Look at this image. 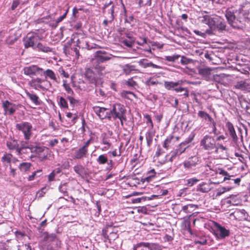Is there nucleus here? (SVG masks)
<instances>
[{
	"label": "nucleus",
	"mask_w": 250,
	"mask_h": 250,
	"mask_svg": "<svg viewBox=\"0 0 250 250\" xmlns=\"http://www.w3.org/2000/svg\"><path fill=\"white\" fill-rule=\"evenodd\" d=\"M200 146L208 154L215 153L218 154L220 158L228 156V148L222 144H217L214 137L210 135H205L201 139Z\"/></svg>",
	"instance_id": "obj_1"
},
{
	"label": "nucleus",
	"mask_w": 250,
	"mask_h": 250,
	"mask_svg": "<svg viewBox=\"0 0 250 250\" xmlns=\"http://www.w3.org/2000/svg\"><path fill=\"white\" fill-rule=\"evenodd\" d=\"M225 16L229 23L234 28L239 29L243 27L246 21L236 10L227 9Z\"/></svg>",
	"instance_id": "obj_2"
},
{
	"label": "nucleus",
	"mask_w": 250,
	"mask_h": 250,
	"mask_svg": "<svg viewBox=\"0 0 250 250\" xmlns=\"http://www.w3.org/2000/svg\"><path fill=\"white\" fill-rule=\"evenodd\" d=\"M111 118L115 120L118 119L122 127L124 126V123L127 121L126 116V109L125 106L120 103H116L113 104L112 109L110 110Z\"/></svg>",
	"instance_id": "obj_3"
},
{
	"label": "nucleus",
	"mask_w": 250,
	"mask_h": 250,
	"mask_svg": "<svg viewBox=\"0 0 250 250\" xmlns=\"http://www.w3.org/2000/svg\"><path fill=\"white\" fill-rule=\"evenodd\" d=\"M29 149L32 153H35L41 161H44L48 159L49 154V149L44 146L40 145H31Z\"/></svg>",
	"instance_id": "obj_4"
},
{
	"label": "nucleus",
	"mask_w": 250,
	"mask_h": 250,
	"mask_svg": "<svg viewBox=\"0 0 250 250\" xmlns=\"http://www.w3.org/2000/svg\"><path fill=\"white\" fill-rule=\"evenodd\" d=\"M102 235L104 238V242H106L108 241L109 243H111L118 237L117 231L112 227V225H106L103 229Z\"/></svg>",
	"instance_id": "obj_5"
},
{
	"label": "nucleus",
	"mask_w": 250,
	"mask_h": 250,
	"mask_svg": "<svg viewBox=\"0 0 250 250\" xmlns=\"http://www.w3.org/2000/svg\"><path fill=\"white\" fill-rule=\"evenodd\" d=\"M200 163V160L198 156L194 155L189 157L187 160H185L182 165L184 169L188 171L195 170L197 167Z\"/></svg>",
	"instance_id": "obj_6"
},
{
	"label": "nucleus",
	"mask_w": 250,
	"mask_h": 250,
	"mask_svg": "<svg viewBox=\"0 0 250 250\" xmlns=\"http://www.w3.org/2000/svg\"><path fill=\"white\" fill-rule=\"evenodd\" d=\"M16 128L18 131H21L24 135V138L26 140H29L32 135V125L27 122H23L16 124Z\"/></svg>",
	"instance_id": "obj_7"
},
{
	"label": "nucleus",
	"mask_w": 250,
	"mask_h": 250,
	"mask_svg": "<svg viewBox=\"0 0 250 250\" xmlns=\"http://www.w3.org/2000/svg\"><path fill=\"white\" fill-rule=\"evenodd\" d=\"M38 40L39 36L37 33L34 32L28 33L26 37L23 39L24 47L25 48L32 47L33 49H35L36 44Z\"/></svg>",
	"instance_id": "obj_8"
},
{
	"label": "nucleus",
	"mask_w": 250,
	"mask_h": 250,
	"mask_svg": "<svg viewBox=\"0 0 250 250\" xmlns=\"http://www.w3.org/2000/svg\"><path fill=\"white\" fill-rule=\"evenodd\" d=\"M212 226L215 229L214 230V234L218 239H223L230 234L229 230L226 229L224 227L221 226L215 221L212 222Z\"/></svg>",
	"instance_id": "obj_9"
},
{
	"label": "nucleus",
	"mask_w": 250,
	"mask_h": 250,
	"mask_svg": "<svg viewBox=\"0 0 250 250\" xmlns=\"http://www.w3.org/2000/svg\"><path fill=\"white\" fill-rule=\"evenodd\" d=\"M112 55L104 51L99 50L95 52L94 57L90 60V62L102 63L111 59Z\"/></svg>",
	"instance_id": "obj_10"
},
{
	"label": "nucleus",
	"mask_w": 250,
	"mask_h": 250,
	"mask_svg": "<svg viewBox=\"0 0 250 250\" xmlns=\"http://www.w3.org/2000/svg\"><path fill=\"white\" fill-rule=\"evenodd\" d=\"M213 171L216 174V177H219L220 175L224 176L221 182L225 181L228 180H231L230 177H233V175H230L227 171L224 170L222 168H215V169L213 170ZM231 180L234 181V184L239 186L240 185L241 179L240 178H238L235 179H231Z\"/></svg>",
	"instance_id": "obj_11"
},
{
	"label": "nucleus",
	"mask_w": 250,
	"mask_h": 250,
	"mask_svg": "<svg viewBox=\"0 0 250 250\" xmlns=\"http://www.w3.org/2000/svg\"><path fill=\"white\" fill-rule=\"evenodd\" d=\"M6 146L8 149L11 151H16L17 154L19 156H21L23 150L25 149L26 148L23 146H20L18 141L16 140L10 139L7 141Z\"/></svg>",
	"instance_id": "obj_12"
},
{
	"label": "nucleus",
	"mask_w": 250,
	"mask_h": 250,
	"mask_svg": "<svg viewBox=\"0 0 250 250\" xmlns=\"http://www.w3.org/2000/svg\"><path fill=\"white\" fill-rule=\"evenodd\" d=\"M238 14L249 21H250V2H245L240 5L238 10H235Z\"/></svg>",
	"instance_id": "obj_13"
},
{
	"label": "nucleus",
	"mask_w": 250,
	"mask_h": 250,
	"mask_svg": "<svg viewBox=\"0 0 250 250\" xmlns=\"http://www.w3.org/2000/svg\"><path fill=\"white\" fill-rule=\"evenodd\" d=\"M119 42L124 46L131 48L134 44L135 39L129 33H126L124 35L121 33V36L119 38Z\"/></svg>",
	"instance_id": "obj_14"
},
{
	"label": "nucleus",
	"mask_w": 250,
	"mask_h": 250,
	"mask_svg": "<svg viewBox=\"0 0 250 250\" xmlns=\"http://www.w3.org/2000/svg\"><path fill=\"white\" fill-rule=\"evenodd\" d=\"M93 108L94 112L101 120L105 119H108L109 120H111L110 111H108V108L99 106H95Z\"/></svg>",
	"instance_id": "obj_15"
},
{
	"label": "nucleus",
	"mask_w": 250,
	"mask_h": 250,
	"mask_svg": "<svg viewBox=\"0 0 250 250\" xmlns=\"http://www.w3.org/2000/svg\"><path fill=\"white\" fill-rule=\"evenodd\" d=\"M97 163L100 165H104L107 164V170H111L114 166V163L113 160H108V158L106 154H101L99 156L97 159Z\"/></svg>",
	"instance_id": "obj_16"
},
{
	"label": "nucleus",
	"mask_w": 250,
	"mask_h": 250,
	"mask_svg": "<svg viewBox=\"0 0 250 250\" xmlns=\"http://www.w3.org/2000/svg\"><path fill=\"white\" fill-rule=\"evenodd\" d=\"M111 139V135H109L105 133L102 134L100 143L104 145V146L102 148V151H106L112 146Z\"/></svg>",
	"instance_id": "obj_17"
},
{
	"label": "nucleus",
	"mask_w": 250,
	"mask_h": 250,
	"mask_svg": "<svg viewBox=\"0 0 250 250\" xmlns=\"http://www.w3.org/2000/svg\"><path fill=\"white\" fill-rule=\"evenodd\" d=\"M16 105L8 100H6L2 102V107L4 111V115L9 114L13 115L16 110Z\"/></svg>",
	"instance_id": "obj_18"
},
{
	"label": "nucleus",
	"mask_w": 250,
	"mask_h": 250,
	"mask_svg": "<svg viewBox=\"0 0 250 250\" xmlns=\"http://www.w3.org/2000/svg\"><path fill=\"white\" fill-rule=\"evenodd\" d=\"M42 71V68L36 65L26 66L23 68L24 74L28 76L36 75L37 73H40V71Z\"/></svg>",
	"instance_id": "obj_19"
},
{
	"label": "nucleus",
	"mask_w": 250,
	"mask_h": 250,
	"mask_svg": "<svg viewBox=\"0 0 250 250\" xmlns=\"http://www.w3.org/2000/svg\"><path fill=\"white\" fill-rule=\"evenodd\" d=\"M185 151V148L182 147L179 145L176 149L172 150L169 153L170 157L168 159V161L172 162L177 158Z\"/></svg>",
	"instance_id": "obj_20"
},
{
	"label": "nucleus",
	"mask_w": 250,
	"mask_h": 250,
	"mask_svg": "<svg viewBox=\"0 0 250 250\" xmlns=\"http://www.w3.org/2000/svg\"><path fill=\"white\" fill-rule=\"evenodd\" d=\"M226 127L229 136L232 138L234 143L237 145L238 142V138L236 134L235 130L232 123L230 122H227L226 124Z\"/></svg>",
	"instance_id": "obj_21"
},
{
	"label": "nucleus",
	"mask_w": 250,
	"mask_h": 250,
	"mask_svg": "<svg viewBox=\"0 0 250 250\" xmlns=\"http://www.w3.org/2000/svg\"><path fill=\"white\" fill-rule=\"evenodd\" d=\"M92 67L85 69L84 75L85 78L91 83H95L97 82V75Z\"/></svg>",
	"instance_id": "obj_22"
},
{
	"label": "nucleus",
	"mask_w": 250,
	"mask_h": 250,
	"mask_svg": "<svg viewBox=\"0 0 250 250\" xmlns=\"http://www.w3.org/2000/svg\"><path fill=\"white\" fill-rule=\"evenodd\" d=\"M91 67L94 69L99 75H104L107 73V71L104 65L101 63H96L95 62H90Z\"/></svg>",
	"instance_id": "obj_23"
},
{
	"label": "nucleus",
	"mask_w": 250,
	"mask_h": 250,
	"mask_svg": "<svg viewBox=\"0 0 250 250\" xmlns=\"http://www.w3.org/2000/svg\"><path fill=\"white\" fill-rule=\"evenodd\" d=\"M25 93L26 96L35 105L38 106L41 104V100L40 99L39 96L34 93L33 91L30 92L27 90H25Z\"/></svg>",
	"instance_id": "obj_24"
},
{
	"label": "nucleus",
	"mask_w": 250,
	"mask_h": 250,
	"mask_svg": "<svg viewBox=\"0 0 250 250\" xmlns=\"http://www.w3.org/2000/svg\"><path fill=\"white\" fill-rule=\"evenodd\" d=\"M88 151L87 150L82 146L78 149L75 150L73 156V158L74 159H82L86 157Z\"/></svg>",
	"instance_id": "obj_25"
},
{
	"label": "nucleus",
	"mask_w": 250,
	"mask_h": 250,
	"mask_svg": "<svg viewBox=\"0 0 250 250\" xmlns=\"http://www.w3.org/2000/svg\"><path fill=\"white\" fill-rule=\"evenodd\" d=\"M215 24L214 26L212 29H216L219 31H223L225 30L226 23L224 21L220 18V17H217L215 18Z\"/></svg>",
	"instance_id": "obj_26"
},
{
	"label": "nucleus",
	"mask_w": 250,
	"mask_h": 250,
	"mask_svg": "<svg viewBox=\"0 0 250 250\" xmlns=\"http://www.w3.org/2000/svg\"><path fill=\"white\" fill-rule=\"evenodd\" d=\"M88 43L89 42L87 40L86 38L82 37L77 39L76 41V46L82 49L89 50L92 47L90 46Z\"/></svg>",
	"instance_id": "obj_27"
},
{
	"label": "nucleus",
	"mask_w": 250,
	"mask_h": 250,
	"mask_svg": "<svg viewBox=\"0 0 250 250\" xmlns=\"http://www.w3.org/2000/svg\"><path fill=\"white\" fill-rule=\"evenodd\" d=\"M175 138L173 135H170L167 137L166 139L164 141L163 146L168 149L170 148L173 147L175 146Z\"/></svg>",
	"instance_id": "obj_28"
},
{
	"label": "nucleus",
	"mask_w": 250,
	"mask_h": 250,
	"mask_svg": "<svg viewBox=\"0 0 250 250\" xmlns=\"http://www.w3.org/2000/svg\"><path fill=\"white\" fill-rule=\"evenodd\" d=\"M212 188L211 183L202 182L198 185L197 187V191L202 193H207L209 192Z\"/></svg>",
	"instance_id": "obj_29"
},
{
	"label": "nucleus",
	"mask_w": 250,
	"mask_h": 250,
	"mask_svg": "<svg viewBox=\"0 0 250 250\" xmlns=\"http://www.w3.org/2000/svg\"><path fill=\"white\" fill-rule=\"evenodd\" d=\"M139 63L140 65L145 68L147 67H152L155 69H160L161 68L160 66L154 64L152 62H149L146 59L141 60L139 61Z\"/></svg>",
	"instance_id": "obj_30"
},
{
	"label": "nucleus",
	"mask_w": 250,
	"mask_h": 250,
	"mask_svg": "<svg viewBox=\"0 0 250 250\" xmlns=\"http://www.w3.org/2000/svg\"><path fill=\"white\" fill-rule=\"evenodd\" d=\"M215 18H211L209 15H205L202 17V22L208 25L211 28H213L215 24Z\"/></svg>",
	"instance_id": "obj_31"
},
{
	"label": "nucleus",
	"mask_w": 250,
	"mask_h": 250,
	"mask_svg": "<svg viewBox=\"0 0 250 250\" xmlns=\"http://www.w3.org/2000/svg\"><path fill=\"white\" fill-rule=\"evenodd\" d=\"M133 250H152V249L149 243L141 242L134 246Z\"/></svg>",
	"instance_id": "obj_32"
},
{
	"label": "nucleus",
	"mask_w": 250,
	"mask_h": 250,
	"mask_svg": "<svg viewBox=\"0 0 250 250\" xmlns=\"http://www.w3.org/2000/svg\"><path fill=\"white\" fill-rule=\"evenodd\" d=\"M114 7V6L112 1L109 0L108 2H106L103 8V13H106L107 12L108 14H113Z\"/></svg>",
	"instance_id": "obj_33"
},
{
	"label": "nucleus",
	"mask_w": 250,
	"mask_h": 250,
	"mask_svg": "<svg viewBox=\"0 0 250 250\" xmlns=\"http://www.w3.org/2000/svg\"><path fill=\"white\" fill-rule=\"evenodd\" d=\"M43 74L46 78H48L54 82H58L56 74L52 70L47 69L43 72Z\"/></svg>",
	"instance_id": "obj_34"
},
{
	"label": "nucleus",
	"mask_w": 250,
	"mask_h": 250,
	"mask_svg": "<svg viewBox=\"0 0 250 250\" xmlns=\"http://www.w3.org/2000/svg\"><path fill=\"white\" fill-rule=\"evenodd\" d=\"M73 169L74 171L81 177H83L86 174L84 167L81 165H77L75 166Z\"/></svg>",
	"instance_id": "obj_35"
},
{
	"label": "nucleus",
	"mask_w": 250,
	"mask_h": 250,
	"mask_svg": "<svg viewBox=\"0 0 250 250\" xmlns=\"http://www.w3.org/2000/svg\"><path fill=\"white\" fill-rule=\"evenodd\" d=\"M182 83V81H178L176 82H165L164 83V86L167 90H174L175 87Z\"/></svg>",
	"instance_id": "obj_36"
},
{
	"label": "nucleus",
	"mask_w": 250,
	"mask_h": 250,
	"mask_svg": "<svg viewBox=\"0 0 250 250\" xmlns=\"http://www.w3.org/2000/svg\"><path fill=\"white\" fill-rule=\"evenodd\" d=\"M35 48H37L40 51L45 53L51 52L52 51V48L41 42H39L37 44Z\"/></svg>",
	"instance_id": "obj_37"
},
{
	"label": "nucleus",
	"mask_w": 250,
	"mask_h": 250,
	"mask_svg": "<svg viewBox=\"0 0 250 250\" xmlns=\"http://www.w3.org/2000/svg\"><path fill=\"white\" fill-rule=\"evenodd\" d=\"M211 69L208 67L203 68L199 70V73L205 79H208L211 74Z\"/></svg>",
	"instance_id": "obj_38"
},
{
	"label": "nucleus",
	"mask_w": 250,
	"mask_h": 250,
	"mask_svg": "<svg viewBox=\"0 0 250 250\" xmlns=\"http://www.w3.org/2000/svg\"><path fill=\"white\" fill-rule=\"evenodd\" d=\"M154 136V132L151 131H147L146 134V138L148 146H150L152 143L153 138Z\"/></svg>",
	"instance_id": "obj_39"
},
{
	"label": "nucleus",
	"mask_w": 250,
	"mask_h": 250,
	"mask_svg": "<svg viewBox=\"0 0 250 250\" xmlns=\"http://www.w3.org/2000/svg\"><path fill=\"white\" fill-rule=\"evenodd\" d=\"M31 167V163L27 162H23L20 164V165L19 166V168L21 171L23 172H26L30 170Z\"/></svg>",
	"instance_id": "obj_40"
},
{
	"label": "nucleus",
	"mask_w": 250,
	"mask_h": 250,
	"mask_svg": "<svg viewBox=\"0 0 250 250\" xmlns=\"http://www.w3.org/2000/svg\"><path fill=\"white\" fill-rule=\"evenodd\" d=\"M12 154L10 153H5L1 157V161L3 163H7L10 165L11 162H12Z\"/></svg>",
	"instance_id": "obj_41"
},
{
	"label": "nucleus",
	"mask_w": 250,
	"mask_h": 250,
	"mask_svg": "<svg viewBox=\"0 0 250 250\" xmlns=\"http://www.w3.org/2000/svg\"><path fill=\"white\" fill-rule=\"evenodd\" d=\"M62 85L68 94L70 95H73L74 94L73 90L70 87L69 84L67 83L66 80H63Z\"/></svg>",
	"instance_id": "obj_42"
},
{
	"label": "nucleus",
	"mask_w": 250,
	"mask_h": 250,
	"mask_svg": "<svg viewBox=\"0 0 250 250\" xmlns=\"http://www.w3.org/2000/svg\"><path fill=\"white\" fill-rule=\"evenodd\" d=\"M42 169H39L34 171L31 175L28 177V180L29 181H31L34 180L36 176L40 177L42 174Z\"/></svg>",
	"instance_id": "obj_43"
},
{
	"label": "nucleus",
	"mask_w": 250,
	"mask_h": 250,
	"mask_svg": "<svg viewBox=\"0 0 250 250\" xmlns=\"http://www.w3.org/2000/svg\"><path fill=\"white\" fill-rule=\"evenodd\" d=\"M124 11L125 12V22L129 23L131 26H132V25L135 21V19L134 18V16L133 15L127 16L126 14V10L125 8H124Z\"/></svg>",
	"instance_id": "obj_44"
},
{
	"label": "nucleus",
	"mask_w": 250,
	"mask_h": 250,
	"mask_svg": "<svg viewBox=\"0 0 250 250\" xmlns=\"http://www.w3.org/2000/svg\"><path fill=\"white\" fill-rule=\"evenodd\" d=\"M248 86V84L246 82L241 81L236 83L235 87L236 89H245L247 88Z\"/></svg>",
	"instance_id": "obj_45"
},
{
	"label": "nucleus",
	"mask_w": 250,
	"mask_h": 250,
	"mask_svg": "<svg viewBox=\"0 0 250 250\" xmlns=\"http://www.w3.org/2000/svg\"><path fill=\"white\" fill-rule=\"evenodd\" d=\"M134 65H130L126 64L123 69L124 73L126 75L129 74L132 71H135Z\"/></svg>",
	"instance_id": "obj_46"
},
{
	"label": "nucleus",
	"mask_w": 250,
	"mask_h": 250,
	"mask_svg": "<svg viewBox=\"0 0 250 250\" xmlns=\"http://www.w3.org/2000/svg\"><path fill=\"white\" fill-rule=\"evenodd\" d=\"M199 181V179L194 177L192 178H189L187 180V186L188 187H192L193 185H195L197 182Z\"/></svg>",
	"instance_id": "obj_47"
},
{
	"label": "nucleus",
	"mask_w": 250,
	"mask_h": 250,
	"mask_svg": "<svg viewBox=\"0 0 250 250\" xmlns=\"http://www.w3.org/2000/svg\"><path fill=\"white\" fill-rule=\"evenodd\" d=\"M156 172L154 169H152L147 173V176L145 178V180L147 182H149L151 180L152 178H153L155 176Z\"/></svg>",
	"instance_id": "obj_48"
},
{
	"label": "nucleus",
	"mask_w": 250,
	"mask_h": 250,
	"mask_svg": "<svg viewBox=\"0 0 250 250\" xmlns=\"http://www.w3.org/2000/svg\"><path fill=\"white\" fill-rule=\"evenodd\" d=\"M193 137L194 136H192L191 137H189L188 138H187L185 141L182 142L181 143H180L179 144V145L182 147H185V150L187 149V148L188 147V145L190 143L193 139Z\"/></svg>",
	"instance_id": "obj_49"
},
{
	"label": "nucleus",
	"mask_w": 250,
	"mask_h": 250,
	"mask_svg": "<svg viewBox=\"0 0 250 250\" xmlns=\"http://www.w3.org/2000/svg\"><path fill=\"white\" fill-rule=\"evenodd\" d=\"M59 105L63 108L67 109L68 108V105L66 100L63 97H61L59 100Z\"/></svg>",
	"instance_id": "obj_50"
},
{
	"label": "nucleus",
	"mask_w": 250,
	"mask_h": 250,
	"mask_svg": "<svg viewBox=\"0 0 250 250\" xmlns=\"http://www.w3.org/2000/svg\"><path fill=\"white\" fill-rule=\"evenodd\" d=\"M180 55L175 54L172 56H167L165 57V60L168 62H174L180 57Z\"/></svg>",
	"instance_id": "obj_51"
},
{
	"label": "nucleus",
	"mask_w": 250,
	"mask_h": 250,
	"mask_svg": "<svg viewBox=\"0 0 250 250\" xmlns=\"http://www.w3.org/2000/svg\"><path fill=\"white\" fill-rule=\"evenodd\" d=\"M174 90L176 92H179L184 91L185 93H184L183 95H184L186 97H188L189 96L188 91L187 88L182 87H175V88H174Z\"/></svg>",
	"instance_id": "obj_52"
},
{
	"label": "nucleus",
	"mask_w": 250,
	"mask_h": 250,
	"mask_svg": "<svg viewBox=\"0 0 250 250\" xmlns=\"http://www.w3.org/2000/svg\"><path fill=\"white\" fill-rule=\"evenodd\" d=\"M59 190L60 192L62 193L64 195L68 196V193L67 192V188L66 186V184H64L63 185H61L59 186Z\"/></svg>",
	"instance_id": "obj_53"
},
{
	"label": "nucleus",
	"mask_w": 250,
	"mask_h": 250,
	"mask_svg": "<svg viewBox=\"0 0 250 250\" xmlns=\"http://www.w3.org/2000/svg\"><path fill=\"white\" fill-rule=\"evenodd\" d=\"M129 95H132L134 97H136V95L134 93L129 91H124L122 93V96L123 97L130 100L131 98L129 96Z\"/></svg>",
	"instance_id": "obj_54"
},
{
	"label": "nucleus",
	"mask_w": 250,
	"mask_h": 250,
	"mask_svg": "<svg viewBox=\"0 0 250 250\" xmlns=\"http://www.w3.org/2000/svg\"><path fill=\"white\" fill-rule=\"evenodd\" d=\"M160 84V83L155 78H151L146 81V84L148 86H152Z\"/></svg>",
	"instance_id": "obj_55"
},
{
	"label": "nucleus",
	"mask_w": 250,
	"mask_h": 250,
	"mask_svg": "<svg viewBox=\"0 0 250 250\" xmlns=\"http://www.w3.org/2000/svg\"><path fill=\"white\" fill-rule=\"evenodd\" d=\"M144 117L146 119V124H150V127L151 128H153L154 127L153 123L151 119V116L146 114L144 115Z\"/></svg>",
	"instance_id": "obj_56"
},
{
	"label": "nucleus",
	"mask_w": 250,
	"mask_h": 250,
	"mask_svg": "<svg viewBox=\"0 0 250 250\" xmlns=\"http://www.w3.org/2000/svg\"><path fill=\"white\" fill-rule=\"evenodd\" d=\"M139 40L136 42L137 44L138 45L143 46L147 43V38L145 37H140Z\"/></svg>",
	"instance_id": "obj_57"
},
{
	"label": "nucleus",
	"mask_w": 250,
	"mask_h": 250,
	"mask_svg": "<svg viewBox=\"0 0 250 250\" xmlns=\"http://www.w3.org/2000/svg\"><path fill=\"white\" fill-rule=\"evenodd\" d=\"M72 96V95L68 96L67 98L69 100L70 104L73 106H74L75 104L79 103V102L78 100L74 99Z\"/></svg>",
	"instance_id": "obj_58"
},
{
	"label": "nucleus",
	"mask_w": 250,
	"mask_h": 250,
	"mask_svg": "<svg viewBox=\"0 0 250 250\" xmlns=\"http://www.w3.org/2000/svg\"><path fill=\"white\" fill-rule=\"evenodd\" d=\"M21 0H14L13 1L11 8L12 10H14L21 3Z\"/></svg>",
	"instance_id": "obj_59"
},
{
	"label": "nucleus",
	"mask_w": 250,
	"mask_h": 250,
	"mask_svg": "<svg viewBox=\"0 0 250 250\" xmlns=\"http://www.w3.org/2000/svg\"><path fill=\"white\" fill-rule=\"evenodd\" d=\"M109 14V18L105 19L103 21V23L105 26L107 25L108 23L111 22L114 19L113 14Z\"/></svg>",
	"instance_id": "obj_60"
},
{
	"label": "nucleus",
	"mask_w": 250,
	"mask_h": 250,
	"mask_svg": "<svg viewBox=\"0 0 250 250\" xmlns=\"http://www.w3.org/2000/svg\"><path fill=\"white\" fill-rule=\"evenodd\" d=\"M191 60L188 59L185 56H182L181 59V62L182 64L186 65L189 63L191 62Z\"/></svg>",
	"instance_id": "obj_61"
},
{
	"label": "nucleus",
	"mask_w": 250,
	"mask_h": 250,
	"mask_svg": "<svg viewBox=\"0 0 250 250\" xmlns=\"http://www.w3.org/2000/svg\"><path fill=\"white\" fill-rule=\"evenodd\" d=\"M58 71L61 74V75L62 76L65 78H67L69 76V74L67 72H66L65 70L63 69V68L62 67L59 68Z\"/></svg>",
	"instance_id": "obj_62"
},
{
	"label": "nucleus",
	"mask_w": 250,
	"mask_h": 250,
	"mask_svg": "<svg viewBox=\"0 0 250 250\" xmlns=\"http://www.w3.org/2000/svg\"><path fill=\"white\" fill-rule=\"evenodd\" d=\"M208 114L206 113V112L204 111H199L198 113V115L202 118L205 119V120L207 119V116H208Z\"/></svg>",
	"instance_id": "obj_63"
},
{
	"label": "nucleus",
	"mask_w": 250,
	"mask_h": 250,
	"mask_svg": "<svg viewBox=\"0 0 250 250\" xmlns=\"http://www.w3.org/2000/svg\"><path fill=\"white\" fill-rule=\"evenodd\" d=\"M126 83L128 85L131 86H135L137 85V83L133 80V78L129 79L126 82Z\"/></svg>",
	"instance_id": "obj_64"
}]
</instances>
